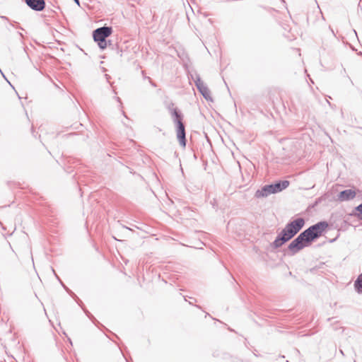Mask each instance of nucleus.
Listing matches in <instances>:
<instances>
[{"mask_svg": "<svg viewBox=\"0 0 362 362\" xmlns=\"http://www.w3.org/2000/svg\"><path fill=\"white\" fill-rule=\"evenodd\" d=\"M295 233L286 226L272 243L274 248H279L295 236Z\"/></svg>", "mask_w": 362, "mask_h": 362, "instance_id": "nucleus-1", "label": "nucleus"}, {"mask_svg": "<svg viewBox=\"0 0 362 362\" xmlns=\"http://www.w3.org/2000/svg\"><path fill=\"white\" fill-rule=\"evenodd\" d=\"M112 33V27L103 26L95 29L93 33V37L95 41L106 40Z\"/></svg>", "mask_w": 362, "mask_h": 362, "instance_id": "nucleus-2", "label": "nucleus"}, {"mask_svg": "<svg viewBox=\"0 0 362 362\" xmlns=\"http://www.w3.org/2000/svg\"><path fill=\"white\" fill-rule=\"evenodd\" d=\"M328 223L326 221H320L311 226H310L308 229L311 233L313 238L315 239L318 238L322 235L323 232L328 227Z\"/></svg>", "mask_w": 362, "mask_h": 362, "instance_id": "nucleus-3", "label": "nucleus"}, {"mask_svg": "<svg viewBox=\"0 0 362 362\" xmlns=\"http://www.w3.org/2000/svg\"><path fill=\"white\" fill-rule=\"evenodd\" d=\"M195 84L200 93L206 100H211V91L209 90V89L208 88V87L206 86L203 81L198 78L195 81Z\"/></svg>", "mask_w": 362, "mask_h": 362, "instance_id": "nucleus-4", "label": "nucleus"}, {"mask_svg": "<svg viewBox=\"0 0 362 362\" xmlns=\"http://www.w3.org/2000/svg\"><path fill=\"white\" fill-rule=\"evenodd\" d=\"M305 220L303 218H298L286 226L296 235L303 228Z\"/></svg>", "mask_w": 362, "mask_h": 362, "instance_id": "nucleus-5", "label": "nucleus"}, {"mask_svg": "<svg viewBox=\"0 0 362 362\" xmlns=\"http://www.w3.org/2000/svg\"><path fill=\"white\" fill-rule=\"evenodd\" d=\"M305 247V244L301 242V240L298 236L295 238L288 246V249L291 251L292 255H295L300 250Z\"/></svg>", "mask_w": 362, "mask_h": 362, "instance_id": "nucleus-6", "label": "nucleus"}, {"mask_svg": "<svg viewBox=\"0 0 362 362\" xmlns=\"http://www.w3.org/2000/svg\"><path fill=\"white\" fill-rule=\"evenodd\" d=\"M26 4L33 10L42 11L45 8V0H25Z\"/></svg>", "mask_w": 362, "mask_h": 362, "instance_id": "nucleus-7", "label": "nucleus"}, {"mask_svg": "<svg viewBox=\"0 0 362 362\" xmlns=\"http://www.w3.org/2000/svg\"><path fill=\"white\" fill-rule=\"evenodd\" d=\"M356 195V191L351 189L341 191L338 194V200L340 202L349 201L355 198Z\"/></svg>", "mask_w": 362, "mask_h": 362, "instance_id": "nucleus-8", "label": "nucleus"}, {"mask_svg": "<svg viewBox=\"0 0 362 362\" xmlns=\"http://www.w3.org/2000/svg\"><path fill=\"white\" fill-rule=\"evenodd\" d=\"M177 138L181 146H186L185 127V124H180L176 127Z\"/></svg>", "mask_w": 362, "mask_h": 362, "instance_id": "nucleus-9", "label": "nucleus"}, {"mask_svg": "<svg viewBox=\"0 0 362 362\" xmlns=\"http://www.w3.org/2000/svg\"><path fill=\"white\" fill-rule=\"evenodd\" d=\"M272 194H274L273 189H272V185H264V187H262L261 188V189H258L255 192V196L257 198H262V197H267V196H269Z\"/></svg>", "mask_w": 362, "mask_h": 362, "instance_id": "nucleus-10", "label": "nucleus"}, {"mask_svg": "<svg viewBox=\"0 0 362 362\" xmlns=\"http://www.w3.org/2000/svg\"><path fill=\"white\" fill-rule=\"evenodd\" d=\"M298 237L301 240V242L305 244V247L308 246L315 240L308 228L303 231Z\"/></svg>", "mask_w": 362, "mask_h": 362, "instance_id": "nucleus-11", "label": "nucleus"}, {"mask_svg": "<svg viewBox=\"0 0 362 362\" xmlns=\"http://www.w3.org/2000/svg\"><path fill=\"white\" fill-rule=\"evenodd\" d=\"M171 115L173 122L175 124L176 127L180 126V124H184L182 122L183 115L177 108H173L171 110Z\"/></svg>", "mask_w": 362, "mask_h": 362, "instance_id": "nucleus-12", "label": "nucleus"}, {"mask_svg": "<svg viewBox=\"0 0 362 362\" xmlns=\"http://www.w3.org/2000/svg\"><path fill=\"white\" fill-rule=\"evenodd\" d=\"M274 193L281 192L283 189L287 188L289 185L288 180L279 181L276 183L272 184Z\"/></svg>", "mask_w": 362, "mask_h": 362, "instance_id": "nucleus-13", "label": "nucleus"}, {"mask_svg": "<svg viewBox=\"0 0 362 362\" xmlns=\"http://www.w3.org/2000/svg\"><path fill=\"white\" fill-rule=\"evenodd\" d=\"M354 287L358 293H362V274H361L355 281Z\"/></svg>", "mask_w": 362, "mask_h": 362, "instance_id": "nucleus-14", "label": "nucleus"}, {"mask_svg": "<svg viewBox=\"0 0 362 362\" xmlns=\"http://www.w3.org/2000/svg\"><path fill=\"white\" fill-rule=\"evenodd\" d=\"M98 43V47L101 49H104L107 47V43L106 40H102L101 41H95Z\"/></svg>", "mask_w": 362, "mask_h": 362, "instance_id": "nucleus-15", "label": "nucleus"}, {"mask_svg": "<svg viewBox=\"0 0 362 362\" xmlns=\"http://www.w3.org/2000/svg\"><path fill=\"white\" fill-rule=\"evenodd\" d=\"M356 211L358 212L357 216L362 219V203L356 207Z\"/></svg>", "mask_w": 362, "mask_h": 362, "instance_id": "nucleus-16", "label": "nucleus"}, {"mask_svg": "<svg viewBox=\"0 0 362 362\" xmlns=\"http://www.w3.org/2000/svg\"><path fill=\"white\" fill-rule=\"evenodd\" d=\"M74 2H75L76 4H77L78 5H79V0H74Z\"/></svg>", "mask_w": 362, "mask_h": 362, "instance_id": "nucleus-17", "label": "nucleus"}, {"mask_svg": "<svg viewBox=\"0 0 362 362\" xmlns=\"http://www.w3.org/2000/svg\"><path fill=\"white\" fill-rule=\"evenodd\" d=\"M336 239H337V238H334V239H333V240H331L329 242H330V243H333Z\"/></svg>", "mask_w": 362, "mask_h": 362, "instance_id": "nucleus-18", "label": "nucleus"}]
</instances>
